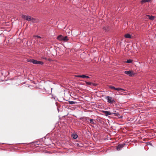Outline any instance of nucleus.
<instances>
[{
  "instance_id": "1",
  "label": "nucleus",
  "mask_w": 156,
  "mask_h": 156,
  "mask_svg": "<svg viewBox=\"0 0 156 156\" xmlns=\"http://www.w3.org/2000/svg\"><path fill=\"white\" fill-rule=\"evenodd\" d=\"M22 18L23 19L29 21H32L33 22H34L35 20V19L34 18L30 16L23 15L22 16Z\"/></svg>"
},
{
  "instance_id": "2",
  "label": "nucleus",
  "mask_w": 156,
  "mask_h": 156,
  "mask_svg": "<svg viewBox=\"0 0 156 156\" xmlns=\"http://www.w3.org/2000/svg\"><path fill=\"white\" fill-rule=\"evenodd\" d=\"M124 73L130 77H133L136 75V73L132 71H126Z\"/></svg>"
},
{
  "instance_id": "3",
  "label": "nucleus",
  "mask_w": 156,
  "mask_h": 156,
  "mask_svg": "<svg viewBox=\"0 0 156 156\" xmlns=\"http://www.w3.org/2000/svg\"><path fill=\"white\" fill-rule=\"evenodd\" d=\"M106 99L107 100V102L110 103H113L115 102V101L113 98L110 96H107Z\"/></svg>"
},
{
  "instance_id": "4",
  "label": "nucleus",
  "mask_w": 156,
  "mask_h": 156,
  "mask_svg": "<svg viewBox=\"0 0 156 156\" xmlns=\"http://www.w3.org/2000/svg\"><path fill=\"white\" fill-rule=\"evenodd\" d=\"M32 63L35 64H40L41 65H42L44 64V62H43L37 61L34 59H33Z\"/></svg>"
},
{
  "instance_id": "5",
  "label": "nucleus",
  "mask_w": 156,
  "mask_h": 156,
  "mask_svg": "<svg viewBox=\"0 0 156 156\" xmlns=\"http://www.w3.org/2000/svg\"><path fill=\"white\" fill-rule=\"evenodd\" d=\"M125 143L122 144H119L118 145L117 147V150L118 151H120L121 149L123 148L125 145Z\"/></svg>"
},
{
  "instance_id": "6",
  "label": "nucleus",
  "mask_w": 156,
  "mask_h": 156,
  "mask_svg": "<svg viewBox=\"0 0 156 156\" xmlns=\"http://www.w3.org/2000/svg\"><path fill=\"white\" fill-rule=\"evenodd\" d=\"M86 120H87V122H88V120H89L90 121V122L91 124H95V121L94 119H90L88 117H87Z\"/></svg>"
},
{
  "instance_id": "7",
  "label": "nucleus",
  "mask_w": 156,
  "mask_h": 156,
  "mask_svg": "<svg viewBox=\"0 0 156 156\" xmlns=\"http://www.w3.org/2000/svg\"><path fill=\"white\" fill-rule=\"evenodd\" d=\"M103 112L106 116H108L109 115H111L112 114V113L110 112L109 111H103Z\"/></svg>"
},
{
  "instance_id": "8",
  "label": "nucleus",
  "mask_w": 156,
  "mask_h": 156,
  "mask_svg": "<svg viewBox=\"0 0 156 156\" xmlns=\"http://www.w3.org/2000/svg\"><path fill=\"white\" fill-rule=\"evenodd\" d=\"M63 36L61 35H60L57 37V39L59 41H63Z\"/></svg>"
},
{
  "instance_id": "9",
  "label": "nucleus",
  "mask_w": 156,
  "mask_h": 156,
  "mask_svg": "<svg viewBox=\"0 0 156 156\" xmlns=\"http://www.w3.org/2000/svg\"><path fill=\"white\" fill-rule=\"evenodd\" d=\"M151 0H142L141 1V3L142 4H143L146 2H149Z\"/></svg>"
},
{
  "instance_id": "10",
  "label": "nucleus",
  "mask_w": 156,
  "mask_h": 156,
  "mask_svg": "<svg viewBox=\"0 0 156 156\" xmlns=\"http://www.w3.org/2000/svg\"><path fill=\"white\" fill-rule=\"evenodd\" d=\"M147 16L148 17L149 19L151 20H153L154 19V16H150L149 15H147Z\"/></svg>"
},
{
  "instance_id": "11",
  "label": "nucleus",
  "mask_w": 156,
  "mask_h": 156,
  "mask_svg": "<svg viewBox=\"0 0 156 156\" xmlns=\"http://www.w3.org/2000/svg\"><path fill=\"white\" fill-rule=\"evenodd\" d=\"M125 37L127 38H131V35L129 34H125Z\"/></svg>"
},
{
  "instance_id": "12",
  "label": "nucleus",
  "mask_w": 156,
  "mask_h": 156,
  "mask_svg": "<svg viewBox=\"0 0 156 156\" xmlns=\"http://www.w3.org/2000/svg\"><path fill=\"white\" fill-rule=\"evenodd\" d=\"M115 90H116L117 91H121V90L125 91V90L124 89L121 88L120 87L115 88Z\"/></svg>"
},
{
  "instance_id": "13",
  "label": "nucleus",
  "mask_w": 156,
  "mask_h": 156,
  "mask_svg": "<svg viewBox=\"0 0 156 156\" xmlns=\"http://www.w3.org/2000/svg\"><path fill=\"white\" fill-rule=\"evenodd\" d=\"M69 102L70 104L72 105L75 104H77V102L76 101H69Z\"/></svg>"
},
{
  "instance_id": "14",
  "label": "nucleus",
  "mask_w": 156,
  "mask_h": 156,
  "mask_svg": "<svg viewBox=\"0 0 156 156\" xmlns=\"http://www.w3.org/2000/svg\"><path fill=\"white\" fill-rule=\"evenodd\" d=\"M72 137L73 139H76L78 137V135L76 134H73L72 135Z\"/></svg>"
},
{
  "instance_id": "15",
  "label": "nucleus",
  "mask_w": 156,
  "mask_h": 156,
  "mask_svg": "<svg viewBox=\"0 0 156 156\" xmlns=\"http://www.w3.org/2000/svg\"><path fill=\"white\" fill-rule=\"evenodd\" d=\"M133 60L129 59H128L126 62L128 63H131L133 62Z\"/></svg>"
},
{
  "instance_id": "16",
  "label": "nucleus",
  "mask_w": 156,
  "mask_h": 156,
  "mask_svg": "<svg viewBox=\"0 0 156 156\" xmlns=\"http://www.w3.org/2000/svg\"><path fill=\"white\" fill-rule=\"evenodd\" d=\"M63 41H67L68 40V38L67 37V36H66L65 37H64L63 36Z\"/></svg>"
},
{
  "instance_id": "17",
  "label": "nucleus",
  "mask_w": 156,
  "mask_h": 156,
  "mask_svg": "<svg viewBox=\"0 0 156 156\" xmlns=\"http://www.w3.org/2000/svg\"><path fill=\"white\" fill-rule=\"evenodd\" d=\"M33 59H27V61L28 62L33 63Z\"/></svg>"
},
{
  "instance_id": "18",
  "label": "nucleus",
  "mask_w": 156,
  "mask_h": 156,
  "mask_svg": "<svg viewBox=\"0 0 156 156\" xmlns=\"http://www.w3.org/2000/svg\"><path fill=\"white\" fill-rule=\"evenodd\" d=\"M108 87L110 89L115 90V87H114L112 86H109Z\"/></svg>"
},
{
  "instance_id": "19",
  "label": "nucleus",
  "mask_w": 156,
  "mask_h": 156,
  "mask_svg": "<svg viewBox=\"0 0 156 156\" xmlns=\"http://www.w3.org/2000/svg\"><path fill=\"white\" fill-rule=\"evenodd\" d=\"M86 83L87 84L90 85L91 84V82H86Z\"/></svg>"
},
{
  "instance_id": "20",
  "label": "nucleus",
  "mask_w": 156,
  "mask_h": 156,
  "mask_svg": "<svg viewBox=\"0 0 156 156\" xmlns=\"http://www.w3.org/2000/svg\"><path fill=\"white\" fill-rule=\"evenodd\" d=\"M80 76L81 77V78H85L86 75H81V76Z\"/></svg>"
},
{
  "instance_id": "21",
  "label": "nucleus",
  "mask_w": 156,
  "mask_h": 156,
  "mask_svg": "<svg viewBox=\"0 0 156 156\" xmlns=\"http://www.w3.org/2000/svg\"><path fill=\"white\" fill-rule=\"evenodd\" d=\"M35 37H37V38H41V37L40 36H38V35L35 36Z\"/></svg>"
},
{
  "instance_id": "22",
  "label": "nucleus",
  "mask_w": 156,
  "mask_h": 156,
  "mask_svg": "<svg viewBox=\"0 0 156 156\" xmlns=\"http://www.w3.org/2000/svg\"><path fill=\"white\" fill-rule=\"evenodd\" d=\"M104 30H105L106 31L107 30L106 29V28L105 27H104L103 28Z\"/></svg>"
},
{
  "instance_id": "23",
  "label": "nucleus",
  "mask_w": 156,
  "mask_h": 156,
  "mask_svg": "<svg viewBox=\"0 0 156 156\" xmlns=\"http://www.w3.org/2000/svg\"><path fill=\"white\" fill-rule=\"evenodd\" d=\"M85 78H89L90 77L89 76H86Z\"/></svg>"
},
{
  "instance_id": "24",
  "label": "nucleus",
  "mask_w": 156,
  "mask_h": 156,
  "mask_svg": "<svg viewBox=\"0 0 156 156\" xmlns=\"http://www.w3.org/2000/svg\"><path fill=\"white\" fill-rule=\"evenodd\" d=\"M81 75H77L76 76L79 77H81L80 76Z\"/></svg>"
},
{
  "instance_id": "25",
  "label": "nucleus",
  "mask_w": 156,
  "mask_h": 156,
  "mask_svg": "<svg viewBox=\"0 0 156 156\" xmlns=\"http://www.w3.org/2000/svg\"><path fill=\"white\" fill-rule=\"evenodd\" d=\"M42 58L43 59H46V58L43 57V58Z\"/></svg>"
}]
</instances>
